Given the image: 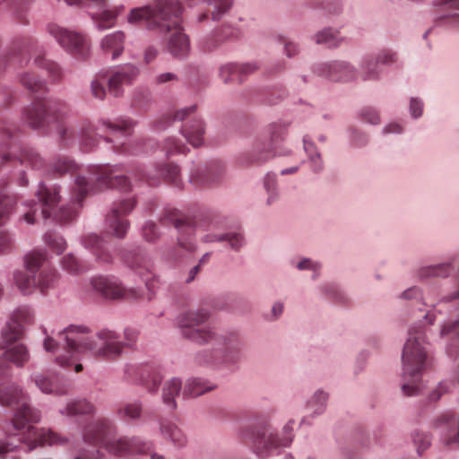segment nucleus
<instances>
[{
	"instance_id": "nucleus-56",
	"label": "nucleus",
	"mask_w": 459,
	"mask_h": 459,
	"mask_svg": "<svg viewBox=\"0 0 459 459\" xmlns=\"http://www.w3.org/2000/svg\"><path fill=\"white\" fill-rule=\"evenodd\" d=\"M327 397V394L322 391H318L315 394L314 397L309 402L308 406L311 408L314 406L316 407L315 412L321 413L325 409Z\"/></svg>"
},
{
	"instance_id": "nucleus-26",
	"label": "nucleus",
	"mask_w": 459,
	"mask_h": 459,
	"mask_svg": "<svg viewBox=\"0 0 459 459\" xmlns=\"http://www.w3.org/2000/svg\"><path fill=\"white\" fill-rule=\"evenodd\" d=\"M35 384L43 393L57 395L65 394L69 388L66 382L56 376L51 378L44 375L37 376Z\"/></svg>"
},
{
	"instance_id": "nucleus-5",
	"label": "nucleus",
	"mask_w": 459,
	"mask_h": 459,
	"mask_svg": "<svg viewBox=\"0 0 459 459\" xmlns=\"http://www.w3.org/2000/svg\"><path fill=\"white\" fill-rule=\"evenodd\" d=\"M421 329H410L409 338L403 351V380L402 389L405 395H416L420 391V377L425 366L427 353L423 346Z\"/></svg>"
},
{
	"instance_id": "nucleus-63",
	"label": "nucleus",
	"mask_w": 459,
	"mask_h": 459,
	"mask_svg": "<svg viewBox=\"0 0 459 459\" xmlns=\"http://www.w3.org/2000/svg\"><path fill=\"white\" fill-rule=\"evenodd\" d=\"M264 187L268 193L273 191L276 187V178L273 174H267L264 180Z\"/></svg>"
},
{
	"instance_id": "nucleus-53",
	"label": "nucleus",
	"mask_w": 459,
	"mask_h": 459,
	"mask_svg": "<svg viewBox=\"0 0 459 459\" xmlns=\"http://www.w3.org/2000/svg\"><path fill=\"white\" fill-rule=\"evenodd\" d=\"M449 273L448 264H438L422 268L420 272V277L441 276L445 277Z\"/></svg>"
},
{
	"instance_id": "nucleus-60",
	"label": "nucleus",
	"mask_w": 459,
	"mask_h": 459,
	"mask_svg": "<svg viewBox=\"0 0 459 459\" xmlns=\"http://www.w3.org/2000/svg\"><path fill=\"white\" fill-rule=\"evenodd\" d=\"M360 117L366 122H368L373 125L378 124L380 121L379 115L377 114V112L371 108H363L360 112Z\"/></svg>"
},
{
	"instance_id": "nucleus-22",
	"label": "nucleus",
	"mask_w": 459,
	"mask_h": 459,
	"mask_svg": "<svg viewBox=\"0 0 459 459\" xmlns=\"http://www.w3.org/2000/svg\"><path fill=\"white\" fill-rule=\"evenodd\" d=\"M257 66L254 64H226L220 67L219 76L224 83L241 82L243 77L254 73Z\"/></svg>"
},
{
	"instance_id": "nucleus-32",
	"label": "nucleus",
	"mask_w": 459,
	"mask_h": 459,
	"mask_svg": "<svg viewBox=\"0 0 459 459\" xmlns=\"http://www.w3.org/2000/svg\"><path fill=\"white\" fill-rule=\"evenodd\" d=\"M182 133L188 143L193 146L197 147L201 145L204 134L203 122L199 118H193L189 122L186 123L182 129Z\"/></svg>"
},
{
	"instance_id": "nucleus-54",
	"label": "nucleus",
	"mask_w": 459,
	"mask_h": 459,
	"mask_svg": "<svg viewBox=\"0 0 459 459\" xmlns=\"http://www.w3.org/2000/svg\"><path fill=\"white\" fill-rule=\"evenodd\" d=\"M74 162L71 159L64 157L57 159L56 161L54 163L53 172L55 174L61 176L65 172H71L74 171Z\"/></svg>"
},
{
	"instance_id": "nucleus-37",
	"label": "nucleus",
	"mask_w": 459,
	"mask_h": 459,
	"mask_svg": "<svg viewBox=\"0 0 459 459\" xmlns=\"http://www.w3.org/2000/svg\"><path fill=\"white\" fill-rule=\"evenodd\" d=\"M438 420L446 424L449 429L445 438L446 444L447 446L459 444V421L455 420L450 414L442 415Z\"/></svg>"
},
{
	"instance_id": "nucleus-38",
	"label": "nucleus",
	"mask_w": 459,
	"mask_h": 459,
	"mask_svg": "<svg viewBox=\"0 0 459 459\" xmlns=\"http://www.w3.org/2000/svg\"><path fill=\"white\" fill-rule=\"evenodd\" d=\"M94 411V406L86 400H76L68 403L65 408L61 411L62 414L68 416L91 414Z\"/></svg>"
},
{
	"instance_id": "nucleus-62",
	"label": "nucleus",
	"mask_w": 459,
	"mask_h": 459,
	"mask_svg": "<svg viewBox=\"0 0 459 459\" xmlns=\"http://www.w3.org/2000/svg\"><path fill=\"white\" fill-rule=\"evenodd\" d=\"M422 102L418 99H411L410 103L411 114L413 117H419L422 114Z\"/></svg>"
},
{
	"instance_id": "nucleus-9",
	"label": "nucleus",
	"mask_w": 459,
	"mask_h": 459,
	"mask_svg": "<svg viewBox=\"0 0 459 459\" xmlns=\"http://www.w3.org/2000/svg\"><path fill=\"white\" fill-rule=\"evenodd\" d=\"M37 196L39 203H35L30 210L24 214L25 221L30 224L35 222L34 217L39 210H40V215L43 219L50 218L53 215L54 219L60 223L69 222L77 215V209L71 206H62L56 212L53 213L54 208L60 200L59 187L56 186H48L41 183Z\"/></svg>"
},
{
	"instance_id": "nucleus-42",
	"label": "nucleus",
	"mask_w": 459,
	"mask_h": 459,
	"mask_svg": "<svg viewBox=\"0 0 459 459\" xmlns=\"http://www.w3.org/2000/svg\"><path fill=\"white\" fill-rule=\"evenodd\" d=\"M303 143L304 150L309 156L313 170L315 172L320 171L323 168V163L320 154L316 150L314 143L309 139L308 135L304 136Z\"/></svg>"
},
{
	"instance_id": "nucleus-27",
	"label": "nucleus",
	"mask_w": 459,
	"mask_h": 459,
	"mask_svg": "<svg viewBox=\"0 0 459 459\" xmlns=\"http://www.w3.org/2000/svg\"><path fill=\"white\" fill-rule=\"evenodd\" d=\"M82 244L85 248L90 249L101 263H111L112 255L104 247V240L96 234H88L84 236Z\"/></svg>"
},
{
	"instance_id": "nucleus-7",
	"label": "nucleus",
	"mask_w": 459,
	"mask_h": 459,
	"mask_svg": "<svg viewBox=\"0 0 459 459\" xmlns=\"http://www.w3.org/2000/svg\"><path fill=\"white\" fill-rule=\"evenodd\" d=\"M91 178L77 176L72 190L73 202L78 205L87 195L97 193L107 188H117L121 191H128L131 185L126 176L117 173V169L109 166H96L91 169Z\"/></svg>"
},
{
	"instance_id": "nucleus-44",
	"label": "nucleus",
	"mask_w": 459,
	"mask_h": 459,
	"mask_svg": "<svg viewBox=\"0 0 459 459\" xmlns=\"http://www.w3.org/2000/svg\"><path fill=\"white\" fill-rule=\"evenodd\" d=\"M117 10H104L100 13L93 16L100 30H106L114 26Z\"/></svg>"
},
{
	"instance_id": "nucleus-13",
	"label": "nucleus",
	"mask_w": 459,
	"mask_h": 459,
	"mask_svg": "<svg viewBox=\"0 0 459 459\" xmlns=\"http://www.w3.org/2000/svg\"><path fill=\"white\" fill-rule=\"evenodd\" d=\"M182 13V6L179 4L178 12H173L167 22L164 23L163 28L160 30L169 33L168 39V48L169 52L177 57H185L189 51L188 38L180 26V15Z\"/></svg>"
},
{
	"instance_id": "nucleus-51",
	"label": "nucleus",
	"mask_w": 459,
	"mask_h": 459,
	"mask_svg": "<svg viewBox=\"0 0 459 459\" xmlns=\"http://www.w3.org/2000/svg\"><path fill=\"white\" fill-rule=\"evenodd\" d=\"M336 31L330 29H325L318 32L316 36V42L317 44H327L328 47H336L338 45V36Z\"/></svg>"
},
{
	"instance_id": "nucleus-2",
	"label": "nucleus",
	"mask_w": 459,
	"mask_h": 459,
	"mask_svg": "<svg viewBox=\"0 0 459 459\" xmlns=\"http://www.w3.org/2000/svg\"><path fill=\"white\" fill-rule=\"evenodd\" d=\"M0 404L17 407L12 424L13 429L19 433L13 435L20 436L19 440L27 444L28 450H32L37 446L67 444L66 437L51 429L39 430L30 425L39 420V412L29 405L27 395L14 384L0 385Z\"/></svg>"
},
{
	"instance_id": "nucleus-33",
	"label": "nucleus",
	"mask_w": 459,
	"mask_h": 459,
	"mask_svg": "<svg viewBox=\"0 0 459 459\" xmlns=\"http://www.w3.org/2000/svg\"><path fill=\"white\" fill-rule=\"evenodd\" d=\"M98 128L90 122H83L80 131V145L83 152H90L99 143Z\"/></svg>"
},
{
	"instance_id": "nucleus-25",
	"label": "nucleus",
	"mask_w": 459,
	"mask_h": 459,
	"mask_svg": "<svg viewBox=\"0 0 459 459\" xmlns=\"http://www.w3.org/2000/svg\"><path fill=\"white\" fill-rule=\"evenodd\" d=\"M30 359L28 349L23 344H15L8 349L2 347L0 353V368H4L8 361L17 367H22Z\"/></svg>"
},
{
	"instance_id": "nucleus-12",
	"label": "nucleus",
	"mask_w": 459,
	"mask_h": 459,
	"mask_svg": "<svg viewBox=\"0 0 459 459\" xmlns=\"http://www.w3.org/2000/svg\"><path fill=\"white\" fill-rule=\"evenodd\" d=\"M48 33L68 53L78 59H85L90 54V44L81 33L61 28L56 24L48 26Z\"/></svg>"
},
{
	"instance_id": "nucleus-58",
	"label": "nucleus",
	"mask_w": 459,
	"mask_h": 459,
	"mask_svg": "<svg viewBox=\"0 0 459 459\" xmlns=\"http://www.w3.org/2000/svg\"><path fill=\"white\" fill-rule=\"evenodd\" d=\"M439 4L443 6L444 9H453L459 11V0H441ZM449 19L459 26V13H455L449 15Z\"/></svg>"
},
{
	"instance_id": "nucleus-18",
	"label": "nucleus",
	"mask_w": 459,
	"mask_h": 459,
	"mask_svg": "<svg viewBox=\"0 0 459 459\" xmlns=\"http://www.w3.org/2000/svg\"><path fill=\"white\" fill-rule=\"evenodd\" d=\"M316 72L319 75L335 82H350L357 77L354 67L341 61L319 65Z\"/></svg>"
},
{
	"instance_id": "nucleus-34",
	"label": "nucleus",
	"mask_w": 459,
	"mask_h": 459,
	"mask_svg": "<svg viewBox=\"0 0 459 459\" xmlns=\"http://www.w3.org/2000/svg\"><path fill=\"white\" fill-rule=\"evenodd\" d=\"M185 2L189 6H194L200 2H206L210 7L208 12L211 13L212 19L215 21L220 20L232 5V0H185Z\"/></svg>"
},
{
	"instance_id": "nucleus-11",
	"label": "nucleus",
	"mask_w": 459,
	"mask_h": 459,
	"mask_svg": "<svg viewBox=\"0 0 459 459\" xmlns=\"http://www.w3.org/2000/svg\"><path fill=\"white\" fill-rule=\"evenodd\" d=\"M178 0H157L155 8L143 6L131 10L127 21L134 24L144 22L149 29H162L173 12H178Z\"/></svg>"
},
{
	"instance_id": "nucleus-8",
	"label": "nucleus",
	"mask_w": 459,
	"mask_h": 459,
	"mask_svg": "<svg viewBox=\"0 0 459 459\" xmlns=\"http://www.w3.org/2000/svg\"><path fill=\"white\" fill-rule=\"evenodd\" d=\"M45 258V255L41 252L29 254L25 257L26 271H19L14 273V281L23 294H30L35 289H39L41 293H46L48 289L55 286L57 281L56 270H43L38 278L35 275Z\"/></svg>"
},
{
	"instance_id": "nucleus-23",
	"label": "nucleus",
	"mask_w": 459,
	"mask_h": 459,
	"mask_svg": "<svg viewBox=\"0 0 459 459\" xmlns=\"http://www.w3.org/2000/svg\"><path fill=\"white\" fill-rule=\"evenodd\" d=\"M130 370H134L139 377L140 384L148 390L150 393H155L162 380L159 370L150 365L141 366L140 368H134L133 367L126 369L128 375L131 374Z\"/></svg>"
},
{
	"instance_id": "nucleus-36",
	"label": "nucleus",
	"mask_w": 459,
	"mask_h": 459,
	"mask_svg": "<svg viewBox=\"0 0 459 459\" xmlns=\"http://www.w3.org/2000/svg\"><path fill=\"white\" fill-rule=\"evenodd\" d=\"M182 388V383L178 378H171L165 382L162 388L163 403L171 409L176 408L175 397L178 396Z\"/></svg>"
},
{
	"instance_id": "nucleus-40",
	"label": "nucleus",
	"mask_w": 459,
	"mask_h": 459,
	"mask_svg": "<svg viewBox=\"0 0 459 459\" xmlns=\"http://www.w3.org/2000/svg\"><path fill=\"white\" fill-rule=\"evenodd\" d=\"M34 64L37 66H40L46 69L48 72L49 77L54 82H57L62 79L63 72L61 67L56 63L51 60L46 59L43 56H37L34 58Z\"/></svg>"
},
{
	"instance_id": "nucleus-21",
	"label": "nucleus",
	"mask_w": 459,
	"mask_h": 459,
	"mask_svg": "<svg viewBox=\"0 0 459 459\" xmlns=\"http://www.w3.org/2000/svg\"><path fill=\"white\" fill-rule=\"evenodd\" d=\"M396 61V55L391 50H383L377 59L367 58L361 65V77L364 81L376 80L378 77V64L389 65Z\"/></svg>"
},
{
	"instance_id": "nucleus-46",
	"label": "nucleus",
	"mask_w": 459,
	"mask_h": 459,
	"mask_svg": "<svg viewBox=\"0 0 459 459\" xmlns=\"http://www.w3.org/2000/svg\"><path fill=\"white\" fill-rule=\"evenodd\" d=\"M142 404L139 403H125L117 409V414L123 419L135 420L140 418Z\"/></svg>"
},
{
	"instance_id": "nucleus-55",
	"label": "nucleus",
	"mask_w": 459,
	"mask_h": 459,
	"mask_svg": "<svg viewBox=\"0 0 459 459\" xmlns=\"http://www.w3.org/2000/svg\"><path fill=\"white\" fill-rule=\"evenodd\" d=\"M63 268L70 273H77L82 271V265L77 259L71 254L66 255L62 259Z\"/></svg>"
},
{
	"instance_id": "nucleus-14",
	"label": "nucleus",
	"mask_w": 459,
	"mask_h": 459,
	"mask_svg": "<svg viewBox=\"0 0 459 459\" xmlns=\"http://www.w3.org/2000/svg\"><path fill=\"white\" fill-rule=\"evenodd\" d=\"M160 221L164 225L171 224L178 230V243L179 247L190 253L195 250V246L192 241L195 226L192 221L185 218L178 210L168 208L165 210Z\"/></svg>"
},
{
	"instance_id": "nucleus-16",
	"label": "nucleus",
	"mask_w": 459,
	"mask_h": 459,
	"mask_svg": "<svg viewBox=\"0 0 459 459\" xmlns=\"http://www.w3.org/2000/svg\"><path fill=\"white\" fill-rule=\"evenodd\" d=\"M33 322V313L28 307H18L13 315L12 320L2 331V338L5 344L12 343L22 338L23 325Z\"/></svg>"
},
{
	"instance_id": "nucleus-59",
	"label": "nucleus",
	"mask_w": 459,
	"mask_h": 459,
	"mask_svg": "<svg viewBox=\"0 0 459 459\" xmlns=\"http://www.w3.org/2000/svg\"><path fill=\"white\" fill-rule=\"evenodd\" d=\"M13 247L12 238L6 232L0 230V254L10 252Z\"/></svg>"
},
{
	"instance_id": "nucleus-29",
	"label": "nucleus",
	"mask_w": 459,
	"mask_h": 459,
	"mask_svg": "<svg viewBox=\"0 0 459 459\" xmlns=\"http://www.w3.org/2000/svg\"><path fill=\"white\" fill-rule=\"evenodd\" d=\"M223 174L221 166L206 169L202 172L193 174L191 182L198 187H209L218 183Z\"/></svg>"
},
{
	"instance_id": "nucleus-6",
	"label": "nucleus",
	"mask_w": 459,
	"mask_h": 459,
	"mask_svg": "<svg viewBox=\"0 0 459 459\" xmlns=\"http://www.w3.org/2000/svg\"><path fill=\"white\" fill-rule=\"evenodd\" d=\"M65 105L57 100L48 98H35L23 112L25 121L32 128H41L50 123H56V131L60 140L68 144L74 140V133L63 123Z\"/></svg>"
},
{
	"instance_id": "nucleus-19",
	"label": "nucleus",
	"mask_w": 459,
	"mask_h": 459,
	"mask_svg": "<svg viewBox=\"0 0 459 459\" xmlns=\"http://www.w3.org/2000/svg\"><path fill=\"white\" fill-rule=\"evenodd\" d=\"M160 178L168 184L180 186L179 168L173 163L161 164L157 167L155 174L141 172L140 176V179L146 181L151 186L159 184Z\"/></svg>"
},
{
	"instance_id": "nucleus-15",
	"label": "nucleus",
	"mask_w": 459,
	"mask_h": 459,
	"mask_svg": "<svg viewBox=\"0 0 459 459\" xmlns=\"http://www.w3.org/2000/svg\"><path fill=\"white\" fill-rule=\"evenodd\" d=\"M135 206L134 198L123 199L113 204L106 216V224L110 232L117 238H123L129 228V221L124 217L129 214Z\"/></svg>"
},
{
	"instance_id": "nucleus-24",
	"label": "nucleus",
	"mask_w": 459,
	"mask_h": 459,
	"mask_svg": "<svg viewBox=\"0 0 459 459\" xmlns=\"http://www.w3.org/2000/svg\"><path fill=\"white\" fill-rule=\"evenodd\" d=\"M93 289L105 298L117 299L125 294V289L114 277H96L91 281Z\"/></svg>"
},
{
	"instance_id": "nucleus-28",
	"label": "nucleus",
	"mask_w": 459,
	"mask_h": 459,
	"mask_svg": "<svg viewBox=\"0 0 459 459\" xmlns=\"http://www.w3.org/2000/svg\"><path fill=\"white\" fill-rule=\"evenodd\" d=\"M100 123L107 129L105 132L108 136L106 137L107 142H115L111 137L127 136L133 128V122L128 119H117L114 122L109 120H101Z\"/></svg>"
},
{
	"instance_id": "nucleus-61",
	"label": "nucleus",
	"mask_w": 459,
	"mask_h": 459,
	"mask_svg": "<svg viewBox=\"0 0 459 459\" xmlns=\"http://www.w3.org/2000/svg\"><path fill=\"white\" fill-rule=\"evenodd\" d=\"M144 238L149 241H154L158 238L157 227L153 222H147L143 228Z\"/></svg>"
},
{
	"instance_id": "nucleus-47",
	"label": "nucleus",
	"mask_w": 459,
	"mask_h": 459,
	"mask_svg": "<svg viewBox=\"0 0 459 459\" xmlns=\"http://www.w3.org/2000/svg\"><path fill=\"white\" fill-rule=\"evenodd\" d=\"M204 240L205 242L227 240L230 243V247L235 250H238L243 245V238L238 233L213 236L211 238L209 236H206Z\"/></svg>"
},
{
	"instance_id": "nucleus-41",
	"label": "nucleus",
	"mask_w": 459,
	"mask_h": 459,
	"mask_svg": "<svg viewBox=\"0 0 459 459\" xmlns=\"http://www.w3.org/2000/svg\"><path fill=\"white\" fill-rule=\"evenodd\" d=\"M282 139L283 132L281 128L278 127L276 130L273 131L270 136V143L268 146H257V151L260 152V156L257 158V161L264 162L272 157L273 154L272 153L271 149L278 144Z\"/></svg>"
},
{
	"instance_id": "nucleus-57",
	"label": "nucleus",
	"mask_w": 459,
	"mask_h": 459,
	"mask_svg": "<svg viewBox=\"0 0 459 459\" xmlns=\"http://www.w3.org/2000/svg\"><path fill=\"white\" fill-rule=\"evenodd\" d=\"M413 443L417 446L418 454H421L429 446L430 437L425 433L416 432L413 435Z\"/></svg>"
},
{
	"instance_id": "nucleus-39",
	"label": "nucleus",
	"mask_w": 459,
	"mask_h": 459,
	"mask_svg": "<svg viewBox=\"0 0 459 459\" xmlns=\"http://www.w3.org/2000/svg\"><path fill=\"white\" fill-rule=\"evenodd\" d=\"M21 83L30 91L34 93H45L47 86L41 79L36 76L33 73H24L20 78Z\"/></svg>"
},
{
	"instance_id": "nucleus-43",
	"label": "nucleus",
	"mask_w": 459,
	"mask_h": 459,
	"mask_svg": "<svg viewBox=\"0 0 459 459\" xmlns=\"http://www.w3.org/2000/svg\"><path fill=\"white\" fill-rule=\"evenodd\" d=\"M195 111V106H191L178 110L173 117L170 115L164 116L155 122V128L158 130H161L165 127V126L169 125L173 120H184L186 117H188L190 114H193Z\"/></svg>"
},
{
	"instance_id": "nucleus-48",
	"label": "nucleus",
	"mask_w": 459,
	"mask_h": 459,
	"mask_svg": "<svg viewBox=\"0 0 459 459\" xmlns=\"http://www.w3.org/2000/svg\"><path fill=\"white\" fill-rule=\"evenodd\" d=\"M108 78L105 75L98 74L96 78L91 83V95L100 100H103L106 97V88Z\"/></svg>"
},
{
	"instance_id": "nucleus-50",
	"label": "nucleus",
	"mask_w": 459,
	"mask_h": 459,
	"mask_svg": "<svg viewBox=\"0 0 459 459\" xmlns=\"http://www.w3.org/2000/svg\"><path fill=\"white\" fill-rule=\"evenodd\" d=\"M45 241L56 254H61L66 247V242L64 238L56 233L46 234Z\"/></svg>"
},
{
	"instance_id": "nucleus-64",
	"label": "nucleus",
	"mask_w": 459,
	"mask_h": 459,
	"mask_svg": "<svg viewBox=\"0 0 459 459\" xmlns=\"http://www.w3.org/2000/svg\"><path fill=\"white\" fill-rule=\"evenodd\" d=\"M114 149L118 153H130V154H136L137 151L134 150L130 144L126 143H121L114 146Z\"/></svg>"
},
{
	"instance_id": "nucleus-3",
	"label": "nucleus",
	"mask_w": 459,
	"mask_h": 459,
	"mask_svg": "<svg viewBox=\"0 0 459 459\" xmlns=\"http://www.w3.org/2000/svg\"><path fill=\"white\" fill-rule=\"evenodd\" d=\"M210 314L206 309L199 308L184 313L178 320L181 333L185 338L197 343L214 342L216 355L213 357L209 350H204L196 355V361L199 364L212 363L219 359L218 356L220 355L224 362H236L239 358L241 350V343L238 337L236 335L227 338L216 336L213 332L204 326Z\"/></svg>"
},
{
	"instance_id": "nucleus-17",
	"label": "nucleus",
	"mask_w": 459,
	"mask_h": 459,
	"mask_svg": "<svg viewBox=\"0 0 459 459\" xmlns=\"http://www.w3.org/2000/svg\"><path fill=\"white\" fill-rule=\"evenodd\" d=\"M138 74L139 69L133 65H126L112 72L107 81L110 94L115 97L121 96L123 94V86L132 84Z\"/></svg>"
},
{
	"instance_id": "nucleus-1",
	"label": "nucleus",
	"mask_w": 459,
	"mask_h": 459,
	"mask_svg": "<svg viewBox=\"0 0 459 459\" xmlns=\"http://www.w3.org/2000/svg\"><path fill=\"white\" fill-rule=\"evenodd\" d=\"M88 329L80 326H70L58 335L59 341L56 342L51 337L44 341V349L47 351H55L62 345L70 358L58 356L56 361L63 367L71 365V359H77L80 354L90 352L94 358L114 359L117 358L125 346L118 340V335L110 330H101L96 335V340L85 336Z\"/></svg>"
},
{
	"instance_id": "nucleus-45",
	"label": "nucleus",
	"mask_w": 459,
	"mask_h": 459,
	"mask_svg": "<svg viewBox=\"0 0 459 459\" xmlns=\"http://www.w3.org/2000/svg\"><path fill=\"white\" fill-rule=\"evenodd\" d=\"M19 160L22 164L26 163L35 169H40L44 164L43 159L32 149H23Z\"/></svg>"
},
{
	"instance_id": "nucleus-35",
	"label": "nucleus",
	"mask_w": 459,
	"mask_h": 459,
	"mask_svg": "<svg viewBox=\"0 0 459 459\" xmlns=\"http://www.w3.org/2000/svg\"><path fill=\"white\" fill-rule=\"evenodd\" d=\"M215 387L216 385L202 378H191L186 383L183 394L195 397L212 391Z\"/></svg>"
},
{
	"instance_id": "nucleus-31",
	"label": "nucleus",
	"mask_w": 459,
	"mask_h": 459,
	"mask_svg": "<svg viewBox=\"0 0 459 459\" xmlns=\"http://www.w3.org/2000/svg\"><path fill=\"white\" fill-rule=\"evenodd\" d=\"M125 35L121 31L108 34L101 40V48L104 53L111 54L112 59L118 57L124 50Z\"/></svg>"
},
{
	"instance_id": "nucleus-4",
	"label": "nucleus",
	"mask_w": 459,
	"mask_h": 459,
	"mask_svg": "<svg viewBox=\"0 0 459 459\" xmlns=\"http://www.w3.org/2000/svg\"><path fill=\"white\" fill-rule=\"evenodd\" d=\"M116 426L107 418H97L84 426L82 437L85 443L101 446L116 455L127 454H145L151 452L152 445L143 442L139 437L128 438L126 437L114 439Z\"/></svg>"
},
{
	"instance_id": "nucleus-10",
	"label": "nucleus",
	"mask_w": 459,
	"mask_h": 459,
	"mask_svg": "<svg viewBox=\"0 0 459 459\" xmlns=\"http://www.w3.org/2000/svg\"><path fill=\"white\" fill-rule=\"evenodd\" d=\"M292 421H289L283 428L282 437L270 427L259 428L245 434L247 443L252 446L253 451L260 457L272 455L281 446H288L292 442Z\"/></svg>"
},
{
	"instance_id": "nucleus-20",
	"label": "nucleus",
	"mask_w": 459,
	"mask_h": 459,
	"mask_svg": "<svg viewBox=\"0 0 459 459\" xmlns=\"http://www.w3.org/2000/svg\"><path fill=\"white\" fill-rule=\"evenodd\" d=\"M125 262L143 278L150 290L155 288L156 280L153 264L149 257L136 254L125 258Z\"/></svg>"
},
{
	"instance_id": "nucleus-52",
	"label": "nucleus",
	"mask_w": 459,
	"mask_h": 459,
	"mask_svg": "<svg viewBox=\"0 0 459 459\" xmlns=\"http://www.w3.org/2000/svg\"><path fill=\"white\" fill-rule=\"evenodd\" d=\"M162 148L168 157L177 153H185L186 151V147L174 137L167 138Z\"/></svg>"
},
{
	"instance_id": "nucleus-49",
	"label": "nucleus",
	"mask_w": 459,
	"mask_h": 459,
	"mask_svg": "<svg viewBox=\"0 0 459 459\" xmlns=\"http://www.w3.org/2000/svg\"><path fill=\"white\" fill-rule=\"evenodd\" d=\"M14 204L13 197L0 190V224L4 223Z\"/></svg>"
},
{
	"instance_id": "nucleus-30",
	"label": "nucleus",
	"mask_w": 459,
	"mask_h": 459,
	"mask_svg": "<svg viewBox=\"0 0 459 459\" xmlns=\"http://www.w3.org/2000/svg\"><path fill=\"white\" fill-rule=\"evenodd\" d=\"M160 434L163 438L169 440L175 446L183 447L187 443L186 434L175 423L163 420L160 422Z\"/></svg>"
}]
</instances>
